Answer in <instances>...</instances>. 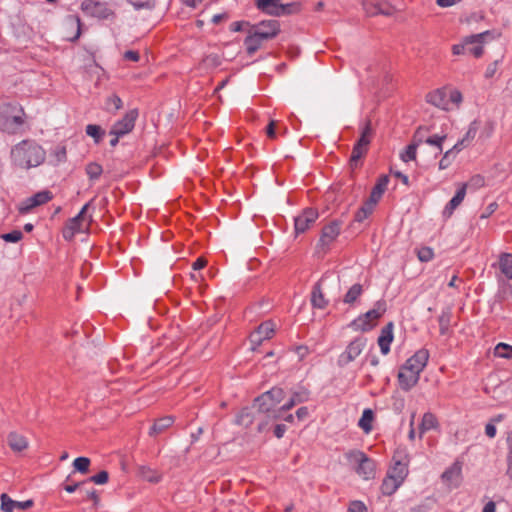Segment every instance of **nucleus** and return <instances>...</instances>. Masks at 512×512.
I'll return each mask as SVG.
<instances>
[{"label": "nucleus", "mask_w": 512, "mask_h": 512, "mask_svg": "<svg viewBox=\"0 0 512 512\" xmlns=\"http://www.w3.org/2000/svg\"><path fill=\"white\" fill-rule=\"evenodd\" d=\"M89 207L90 202L86 203L75 217L69 219L63 230L64 239L71 240L77 232L82 231V222L84 221L85 214Z\"/></svg>", "instance_id": "obj_13"}, {"label": "nucleus", "mask_w": 512, "mask_h": 512, "mask_svg": "<svg viewBox=\"0 0 512 512\" xmlns=\"http://www.w3.org/2000/svg\"><path fill=\"white\" fill-rule=\"evenodd\" d=\"M494 354L500 358H512V346L506 343H498L494 349Z\"/></svg>", "instance_id": "obj_42"}, {"label": "nucleus", "mask_w": 512, "mask_h": 512, "mask_svg": "<svg viewBox=\"0 0 512 512\" xmlns=\"http://www.w3.org/2000/svg\"><path fill=\"white\" fill-rule=\"evenodd\" d=\"M401 485V482L389 475H386L381 485V491L384 495L390 496L394 494Z\"/></svg>", "instance_id": "obj_35"}, {"label": "nucleus", "mask_w": 512, "mask_h": 512, "mask_svg": "<svg viewBox=\"0 0 512 512\" xmlns=\"http://www.w3.org/2000/svg\"><path fill=\"white\" fill-rule=\"evenodd\" d=\"M308 399L309 393L307 390L300 389L298 391H295L293 392L290 400L286 402L284 405H282V410L288 411L295 405L308 401Z\"/></svg>", "instance_id": "obj_30"}, {"label": "nucleus", "mask_w": 512, "mask_h": 512, "mask_svg": "<svg viewBox=\"0 0 512 512\" xmlns=\"http://www.w3.org/2000/svg\"><path fill=\"white\" fill-rule=\"evenodd\" d=\"M347 460L356 466L357 474L364 480L375 477L376 464L360 450H352L346 454Z\"/></svg>", "instance_id": "obj_5"}, {"label": "nucleus", "mask_w": 512, "mask_h": 512, "mask_svg": "<svg viewBox=\"0 0 512 512\" xmlns=\"http://www.w3.org/2000/svg\"><path fill=\"white\" fill-rule=\"evenodd\" d=\"M466 195V185H462L452 197V199L446 205L443 214L451 216L453 211L462 203Z\"/></svg>", "instance_id": "obj_27"}, {"label": "nucleus", "mask_w": 512, "mask_h": 512, "mask_svg": "<svg viewBox=\"0 0 512 512\" xmlns=\"http://www.w3.org/2000/svg\"><path fill=\"white\" fill-rule=\"evenodd\" d=\"M294 351L298 355L299 360H303L309 354L308 347L304 345L296 346Z\"/></svg>", "instance_id": "obj_60"}, {"label": "nucleus", "mask_w": 512, "mask_h": 512, "mask_svg": "<svg viewBox=\"0 0 512 512\" xmlns=\"http://www.w3.org/2000/svg\"><path fill=\"white\" fill-rule=\"evenodd\" d=\"M340 299V279L337 276L325 274L314 286L311 292V304L314 308L324 309L329 301Z\"/></svg>", "instance_id": "obj_2"}, {"label": "nucleus", "mask_w": 512, "mask_h": 512, "mask_svg": "<svg viewBox=\"0 0 512 512\" xmlns=\"http://www.w3.org/2000/svg\"><path fill=\"white\" fill-rule=\"evenodd\" d=\"M366 347V339L356 338L338 357V365L343 367L353 362L357 357L361 355L364 348Z\"/></svg>", "instance_id": "obj_9"}, {"label": "nucleus", "mask_w": 512, "mask_h": 512, "mask_svg": "<svg viewBox=\"0 0 512 512\" xmlns=\"http://www.w3.org/2000/svg\"><path fill=\"white\" fill-rule=\"evenodd\" d=\"M445 139H446V135H442V136L433 135V136H430V137L426 138L425 140H423V142H425L428 145L436 147L438 150L437 154H439L443 150L442 143Z\"/></svg>", "instance_id": "obj_47"}, {"label": "nucleus", "mask_w": 512, "mask_h": 512, "mask_svg": "<svg viewBox=\"0 0 512 512\" xmlns=\"http://www.w3.org/2000/svg\"><path fill=\"white\" fill-rule=\"evenodd\" d=\"M439 428V422L437 417L431 413H424L421 422L419 424V437L422 438L423 435L430 430H437Z\"/></svg>", "instance_id": "obj_25"}, {"label": "nucleus", "mask_w": 512, "mask_h": 512, "mask_svg": "<svg viewBox=\"0 0 512 512\" xmlns=\"http://www.w3.org/2000/svg\"><path fill=\"white\" fill-rule=\"evenodd\" d=\"M423 142L421 129H418L414 136V141L407 146L406 150L401 153L400 157L404 162L415 160L417 147Z\"/></svg>", "instance_id": "obj_26"}, {"label": "nucleus", "mask_w": 512, "mask_h": 512, "mask_svg": "<svg viewBox=\"0 0 512 512\" xmlns=\"http://www.w3.org/2000/svg\"><path fill=\"white\" fill-rule=\"evenodd\" d=\"M123 57L125 60L138 62L140 59V55L137 51L128 50L123 54Z\"/></svg>", "instance_id": "obj_61"}, {"label": "nucleus", "mask_w": 512, "mask_h": 512, "mask_svg": "<svg viewBox=\"0 0 512 512\" xmlns=\"http://www.w3.org/2000/svg\"><path fill=\"white\" fill-rule=\"evenodd\" d=\"M417 256L421 262H428V261L432 260L434 253H433L432 248L422 247V248L418 249Z\"/></svg>", "instance_id": "obj_49"}, {"label": "nucleus", "mask_w": 512, "mask_h": 512, "mask_svg": "<svg viewBox=\"0 0 512 512\" xmlns=\"http://www.w3.org/2000/svg\"><path fill=\"white\" fill-rule=\"evenodd\" d=\"M204 62L207 64V65H212V66H218L220 65L221 61H220V58L218 55L216 54H210L208 55Z\"/></svg>", "instance_id": "obj_63"}, {"label": "nucleus", "mask_w": 512, "mask_h": 512, "mask_svg": "<svg viewBox=\"0 0 512 512\" xmlns=\"http://www.w3.org/2000/svg\"><path fill=\"white\" fill-rule=\"evenodd\" d=\"M420 374L404 365L398 373V381L401 389L408 391L419 381Z\"/></svg>", "instance_id": "obj_18"}, {"label": "nucleus", "mask_w": 512, "mask_h": 512, "mask_svg": "<svg viewBox=\"0 0 512 512\" xmlns=\"http://www.w3.org/2000/svg\"><path fill=\"white\" fill-rule=\"evenodd\" d=\"M393 339V323L388 322L387 325L382 328L377 340L383 355H387L390 352V344L392 343Z\"/></svg>", "instance_id": "obj_22"}, {"label": "nucleus", "mask_w": 512, "mask_h": 512, "mask_svg": "<svg viewBox=\"0 0 512 512\" xmlns=\"http://www.w3.org/2000/svg\"><path fill=\"white\" fill-rule=\"evenodd\" d=\"M442 481L449 489L460 486L462 480V465L459 462L453 463L442 474Z\"/></svg>", "instance_id": "obj_14"}, {"label": "nucleus", "mask_w": 512, "mask_h": 512, "mask_svg": "<svg viewBox=\"0 0 512 512\" xmlns=\"http://www.w3.org/2000/svg\"><path fill=\"white\" fill-rule=\"evenodd\" d=\"M486 38H483L480 43H474L473 45H469L466 47V52L472 54L475 57H480L483 54V46L482 44L485 42Z\"/></svg>", "instance_id": "obj_53"}, {"label": "nucleus", "mask_w": 512, "mask_h": 512, "mask_svg": "<svg viewBox=\"0 0 512 512\" xmlns=\"http://www.w3.org/2000/svg\"><path fill=\"white\" fill-rule=\"evenodd\" d=\"M371 137H372V127H371L370 121H368L366 123V125L363 127V129L361 131L360 138L358 139L356 144H358V146H364V147L368 148V146L371 142Z\"/></svg>", "instance_id": "obj_39"}, {"label": "nucleus", "mask_w": 512, "mask_h": 512, "mask_svg": "<svg viewBox=\"0 0 512 512\" xmlns=\"http://www.w3.org/2000/svg\"><path fill=\"white\" fill-rule=\"evenodd\" d=\"M428 359L429 351L426 349H420L406 361L405 365L416 373L421 374L427 365Z\"/></svg>", "instance_id": "obj_19"}, {"label": "nucleus", "mask_w": 512, "mask_h": 512, "mask_svg": "<svg viewBox=\"0 0 512 512\" xmlns=\"http://www.w3.org/2000/svg\"><path fill=\"white\" fill-rule=\"evenodd\" d=\"M122 105L121 98L114 94L107 98L105 108L107 111L112 112L121 109Z\"/></svg>", "instance_id": "obj_46"}, {"label": "nucleus", "mask_w": 512, "mask_h": 512, "mask_svg": "<svg viewBox=\"0 0 512 512\" xmlns=\"http://www.w3.org/2000/svg\"><path fill=\"white\" fill-rule=\"evenodd\" d=\"M284 390L280 387H274L271 390L259 396L254 403V407L262 413H267L271 419H278L285 410L282 406L276 409V406L284 399Z\"/></svg>", "instance_id": "obj_3"}, {"label": "nucleus", "mask_w": 512, "mask_h": 512, "mask_svg": "<svg viewBox=\"0 0 512 512\" xmlns=\"http://www.w3.org/2000/svg\"><path fill=\"white\" fill-rule=\"evenodd\" d=\"M37 206L43 205L52 199V193L48 190L40 191L31 196Z\"/></svg>", "instance_id": "obj_48"}, {"label": "nucleus", "mask_w": 512, "mask_h": 512, "mask_svg": "<svg viewBox=\"0 0 512 512\" xmlns=\"http://www.w3.org/2000/svg\"><path fill=\"white\" fill-rule=\"evenodd\" d=\"M426 101L444 111H450L452 109L451 106H449L448 93L446 88H438L428 93L426 96Z\"/></svg>", "instance_id": "obj_17"}, {"label": "nucleus", "mask_w": 512, "mask_h": 512, "mask_svg": "<svg viewBox=\"0 0 512 512\" xmlns=\"http://www.w3.org/2000/svg\"><path fill=\"white\" fill-rule=\"evenodd\" d=\"M368 148L364 146H358L355 143L352 149V153L350 156V164L351 166H357L358 161L367 153Z\"/></svg>", "instance_id": "obj_41"}, {"label": "nucleus", "mask_w": 512, "mask_h": 512, "mask_svg": "<svg viewBox=\"0 0 512 512\" xmlns=\"http://www.w3.org/2000/svg\"><path fill=\"white\" fill-rule=\"evenodd\" d=\"M349 512H367V508L362 502L354 501L349 506Z\"/></svg>", "instance_id": "obj_59"}, {"label": "nucleus", "mask_w": 512, "mask_h": 512, "mask_svg": "<svg viewBox=\"0 0 512 512\" xmlns=\"http://www.w3.org/2000/svg\"><path fill=\"white\" fill-rule=\"evenodd\" d=\"M136 9H151L155 6L154 0H127Z\"/></svg>", "instance_id": "obj_54"}, {"label": "nucleus", "mask_w": 512, "mask_h": 512, "mask_svg": "<svg viewBox=\"0 0 512 512\" xmlns=\"http://www.w3.org/2000/svg\"><path fill=\"white\" fill-rule=\"evenodd\" d=\"M57 162L65 161L66 159V149L64 146L57 147L54 151Z\"/></svg>", "instance_id": "obj_64"}, {"label": "nucleus", "mask_w": 512, "mask_h": 512, "mask_svg": "<svg viewBox=\"0 0 512 512\" xmlns=\"http://www.w3.org/2000/svg\"><path fill=\"white\" fill-rule=\"evenodd\" d=\"M387 475L403 483L408 475V463L396 460L394 466L391 469H389Z\"/></svg>", "instance_id": "obj_28"}, {"label": "nucleus", "mask_w": 512, "mask_h": 512, "mask_svg": "<svg viewBox=\"0 0 512 512\" xmlns=\"http://www.w3.org/2000/svg\"><path fill=\"white\" fill-rule=\"evenodd\" d=\"M23 237V234L20 230H13L12 232L5 233L1 236V238L6 242L17 243Z\"/></svg>", "instance_id": "obj_50"}, {"label": "nucleus", "mask_w": 512, "mask_h": 512, "mask_svg": "<svg viewBox=\"0 0 512 512\" xmlns=\"http://www.w3.org/2000/svg\"><path fill=\"white\" fill-rule=\"evenodd\" d=\"M490 36V31H485L482 33L467 36L464 38L461 44H455L452 46V52L454 55H461L466 52V47H468L469 45H473L474 43H480L483 38H488Z\"/></svg>", "instance_id": "obj_20"}, {"label": "nucleus", "mask_w": 512, "mask_h": 512, "mask_svg": "<svg viewBox=\"0 0 512 512\" xmlns=\"http://www.w3.org/2000/svg\"><path fill=\"white\" fill-rule=\"evenodd\" d=\"M389 183V177L387 175H382L375 186L373 187L369 199L372 200L374 203H378V201L381 199L383 193L387 189Z\"/></svg>", "instance_id": "obj_29"}, {"label": "nucleus", "mask_w": 512, "mask_h": 512, "mask_svg": "<svg viewBox=\"0 0 512 512\" xmlns=\"http://www.w3.org/2000/svg\"><path fill=\"white\" fill-rule=\"evenodd\" d=\"M274 332V322H261L257 329L251 333L250 341L253 345H260L263 340L270 339ZM252 349L254 350L255 346Z\"/></svg>", "instance_id": "obj_16"}, {"label": "nucleus", "mask_w": 512, "mask_h": 512, "mask_svg": "<svg viewBox=\"0 0 512 512\" xmlns=\"http://www.w3.org/2000/svg\"><path fill=\"white\" fill-rule=\"evenodd\" d=\"M377 203L372 202L371 199H368L364 205L356 212L355 221L363 222L373 211L375 205Z\"/></svg>", "instance_id": "obj_37"}, {"label": "nucleus", "mask_w": 512, "mask_h": 512, "mask_svg": "<svg viewBox=\"0 0 512 512\" xmlns=\"http://www.w3.org/2000/svg\"><path fill=\"white\" fill-rule=\"evenodd\" d=\"M138 474L143 480L150 483H158L162 479V475L158 471L148 466H140L138 468Z\"/></svg>", "instance_id": "obj_33"}, {"label": "nucleus", "mask_w": 512, "mask_h": 512, "mask_svg": "<svg viewBox=\"0 0 512 512\" xmlns=\"http://www.w3.org/2000/svg\"><path fill=\"white\" fill-rule=\"evenodd\" d=\"M281 1L282 0H256L255 6L261 12L275 17L289 15L297 11V3L283 4Z\"/></svg>", "instance_id": "obj_6"}, {"label": "nucleus", "mask_w": 512, "mask_h": 512, "mask_svg": "<svg viewBox=\"0 0 512 512\" xmlns=\"http://www.w3.org/2000/svg\"><path fill=\"white\" fill-rule=\"evenodd\" d=\"M485 181H484V178L480 175H475L473 176L469 182L466 185L467 186H470V187H474V188H480L484 185Z\"/></svg>", "instance_id": "obj_58"}, {"label": "nucleus", "mask_w": 512, "mask_h": 512, "mask_svg": "<svg viewBox=\"0 0 512 512\" xmlns=\"http://www.w3.org/2000/svg\"><path fill=\"white\" fill-rule=\"evenodd\" d=\"M66 24L71 28H76V34L74 37L70 38L71 41H74L80 36V19L78 17L69 16L66 20Z\"/></svg>", "instance_id": "obj_52"}, {"label": "nucleus", "mask_w": 512, "mask_h": 512, "mask_svg": "<svg viewBox=\"0 0 512 512\" xmlns=\"http://www.w3.org/2000/svg\"><path fill=\"white\" fill-rule=\"evenodd\" d=\"M103 172L102 166L96 162H91L86 166V173L90 180L98 179Z\"/></svg>", "instance_id": "obj_44"}, {"label": "nucleus", "mask_w": 512, "mask_h": 512, "mask_svg": "<svg viewBox=\"0 0 512 512\" xmlns=\"http://www.w3.org/2000/svg\"><path fill=\"white\" fill-rule=\"evenodd\" d=\"M318 218L317 210L313 208L305 209L302 214L295 217V233L300 234L304 233L309 227L316 221Z\"/></svg>", "instance_id": "obj_15"}, {"label": "nucleus", "mask_w": 512, "mask_h": 512, "mask_svg": "<svg viewBox=\"0 0 512 512\" xmlns=\"http://www.w3.org/2000/svg\"><path fill=\"white\" fill-rule=\"evenodd\" d=\"M90 459L87 457H78L73 461V467L76 471L86 474L89 471Z\"/></svg>", "instance_id": "obj_45"}, {"label": "nucleus", "mask_w": 512, "mask_h": 512, "mask_svg": "<svg viewBox=\"0 0 512 512\" xmlns=\"http://www.w3.org/2000/svg\"><path fill=\"white\" fill-rule=\"evenodd\" d=\"M262 42L263 40L256 36V34L252 32V30H250L248 36L244 40L247 53L249 55H253L256 51L260 49Z\"/></svg>", "instance_id": "obj_34"}, {"label": "nucleus", "mask_w": 512, "mask_h": 512, "mask_svg": "<svg viewBox=\"0 0 512 512\" xmlns=\"http://www.w3.org/2000/svg\"><path fill=\"white\" fill-rule=\"evenodd\" d=\"M457 153L458 152H456V149H454V146L451 149H449L448 151H446L444 153L442 159L439 162V169L444 170V169L448 168L451 165V163L454 161Z\"/></svg>", "instance_id": "obj_43"}, {"label": "nucleus", "mask_w": 512, "mask_h": 512, "mask_svg": "<svg viewBox=\"0 0 512 512\" xmlns=\"http://www.w3.org/2000/svg\"><path fill=\"white\" fill-rule=\"evenodd\" d=\"M138 115H139V113H138L137 109L129 110L121 120L117 121L112 126L110 134L117 135V136H124V135L130 133L135 126V122L138 118Z\"/></svg>", "instance_id": "obj_10"}, {"label": "nucleus", "mask_w": 512, "mask_h": 512, "mask_svg": "<svg viewBox=\"0 0 512 512\" xmlns=\"http://www.w3.org/2000/svg\"><path fill=\"white\" fill-rule=\"evenodd\" d=\"M498 64H499V61L496 60L487 67L486 72H485L486 78H491L495 75L497 68H498Z\"/></svg>", "instance_id": "obj_62"}, {"label": "nucleus", "mask_w": 512, "mask_h": 512, "mask_svg": "<svg viewBox=\"0 0 512 512\" xmlns=\"http://www.w3.org/2000/svg\"><path fill=\"white\" fill-rule=\"evenodd\" d=\"M498 267L507 279L512 280V254L502 253L499 257Z\"/></svg>", "instance_id": "obj_31"}, {"label": "nucleus", "mask_w": 512, "mask_h": 512, "mask_svg": "<svg viewBox=\"0 0 512 512\" xmlns=\"http://www.w3.org/2000/svg\"><path fill=\"white\" fill-rule=\"evenodd\" d=\"M362 7L367 16H392L398 9L386 0H363Z\"/></svg>", "instance_id": "obj_8"}, {"label": "nucleus", "mask_w": 512, "mask_h": 512, "mask_svg": "<svg viewBox=\"0 0 512 512\" xmlns=\"http://www.w3.org/2000/svg\"><path fill=\"white\" fill-rule=\"evenodd\" d=\"M341 231V222L334 220L322 229L321 237L318 243V248L326 252L328 247L339 236Z\"/></svg>", "instance_id": "obj_12"}, {"label": "nucleus", "mask_w": 512, "mask_h": 512, "mask_svg": "<svg viewBox=\"0 0 512 512\" xmlns=\"http://www.w3.org/2000/svg\"><path fill=\"white\" fill-rule=\"evenodd\" d=\"M251 30L263 41L270 40L280 32V24L277 20H264L252 25Z\"/></svg>", "instance_id": "obj_11"}, {"label": "nucleus", "mask_w": 512, "mask_h": 512, "mask_svg": "<svg viewBox=\"0 0 512 512\" xmlns=\"http://www.w3.org/2000/svg\"><path fill=\"white\" fill-rule=\"evenodd\" d=\"M362 293V286L360 284H354L350 287L344 296L343 302L346 304L354 303Z\"/></svg>", "instance_id": "obj_40"}, {"label": "nucleus", "mask_w": 512, "mask_h": 512, "mask_svg": "<svg viewBox=\"0 0 512 512\" xmlns=\"http://www.w3.org/2000/svg\"><path fill=\"white\" fill-rule=\"evenodd\" d=\"M448 100H449V106L451 104H454L456 107H459V105L461 104V102L463 100L462 93L457 89H453L449 93Z\"/></svg>", "instance_id": "obj_55"}, {"label": "nucleus", "mask_w": 512, "mask_h": 512, "mask_svg": "<svg viewBox=\"0 0 512 512\" xmlns=\"http://www.w3.org/2000/svg\"><path fill=\"white\" fill-rule=\"evenodd\" d=\"M13 163L21 168L37 167L45 160V151L32 140H23L11 150Z\"/></svg>", "instance_id": "obj_1"}, {"label": "nucleus", "mask_w": 512, "mask_h": 512, "mask_svg": "<svg viewBox=\"0 0 512 512\" xmlns=\"http://www.w3.org/2000/svg\"><path fill=\"white\" fill-rule=\"evenodd\" d=\"M479 130V122L477 120H474L470 123L468 130L466 131L465 135L462 139H460L455 145L454 149H456V152H460L463 148L467 147L473 139L476 137L477 132Z\"/></svg>", "instance_id": "obj_24"}, {"label": "nucleus", "mask_w": 512, "mask_h": 512, "mask_svg": "<svg viewBox=\"0 0 512 512\" xmlns=\"http://www.w3.org/2000/svg\"><path fill=\"white\" fill-rule=\"evenodd\" d=\"M7 443L10 449L15 453H20L29 447L28 439L17 432H10L8 434Z\"/></svg>", "instance_id": "obj_23"}, {"label": "nucleus", "mask_w": 512, "mask_h": 512, "mask_svg": "<svg viewBox=\"0 0 512 512\" xmlns=\"http://www.w3.org/2000/svg\"><path fill=\"white\" fill-rule=\"evenodd\" d=\"M373 412L370 409H365L358 422L359 427L365 432L369 433L372 430Z\"/></svg>", "instance_id": "obj_38"}, {"label": "nucleus", "mask_w": 512, "mask_h": 512, "mask_svg": "<svg viewBox=\"0 0 512 512\" xmlns=\"http://www.w3.org/2000/svg\"><path fill=\"white\" fill-rule=\"evenodd\" d=\"M174 420L170 416L162 417L155 421L152 427L149 430L150 436H157L163 433L167 428H169L173 424Z\"/></svg>", "instance_id": "obj_32"}, {"label": "nucleus", "mask_w": 512, "mask_h": 512, "mask_svg": "<svg viewBox=\"0 0 512 512\" xmlns=\"http://www.w3.org/2000/svg\"><path fill=\"white\" fill-rule=\"evenodd\" d=\"M1 500V510L3 512H13L15 509L26 510L32 507L33 501H15L11 499L7 494L3 493L0 497Z\"/></svg>", "instance_id": "obj_21"}, {"label": "nucleus", "mask_w": 512, "mask_h": 512, "mask_svg": "<svg viewBox=\"0 0 512 512\" xmlns=\"http://www.w3.org/2000/svg\"><path fill=\"white\" fill-rule=\"evenodd\" d=\"M81 9L86 15L96 17L100 20H108L115 17L114 11L108 4L100 1L84 0L81 3Z\"/></svg>", "instance_id": "obj_7"}, {"label": "nucleus", "mask_w": 512, "mask_h": 512, "mask_svg": "<svg viewBox=\"0 0 512 512\" xmlns=\"http://www.w3.org/2000/svg\"><path fill=\"white\" fill-rule=\"evenodd\" d=\"M37 207L36 203L32 199V197H29L25 199L19 206V211L22 214H26L30 212L33 208Z\"/></svg>", "instance_id": "obj_56"}, {"label": "nucleus", "mask_w": 512, "mask_h": 512, "mask_svg": "<svg viewBox=\"0 0 512 512\" xmlns=\"http://www.w3.org/2000/svg\"><path fill=\"white\" fill-rule=\"evenodd\" d=\"M109 475L107 471H101L98 474L90 477V481L97 484V485H103L108 482Z\"/></svg>", "instance_id": "obj_57"}, {"label": "nucleus", "mask_w": 512, "mask_h": 512, "mask_svg": "<svg viewBox=\"0 0 512 512\" xmlns=\"http://www.w3.org/2000/svg\"><path fill=\"white\" fill-rule=\"evenodd\" d=\"M387 305L385 301H377L373 308L365 313L366 320H377L386 312Z\"/></svg>", "instance_id": "obj_36"}, {"label": "nucleus", "mask_w": 512, "mask_h": 512, "mask_svg": "<svg viewBox=\"0 0 512 512\" xmlns=\"http://www.w3.org/2000/svg\"><path fill=\"white\" fill-rule=\"evenodd\" d=\"M86 134L93 137L95 142L98 143L101 139V128L98 125L89 124L86 126Z\"/></svg>", "instance_id": "obj_51"}, {"label": "nucleus", "mask_w": 512, "mask_h": 512, "mask_svg": "<svg viewBox=\"0 0 512 512\" xmlns=\"http://www.w3.org/2000/svg\"><path fill=\"white\" fill-rule=\"evenodd\" d=\"M24 111L18 104L0 105V129L9 134L16 133L24 123Z\"/></svg>", "instance_id": "obj_4"}]
</instances>
